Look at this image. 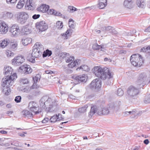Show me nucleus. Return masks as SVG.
Here are the masks:
<instances>
[{"instance_id":"nucleus-1","label":"nucleus","mask_w":150,"mask_h":150,"mask_svg":"<svg viewBox=\"0 0 150 150\" xmlns=\"http://www.w3.org/2000/svg\"><path fill=\"white\" fill-rule=\"evenodd\" d=\"M119 107L116 106L115 104L112 103L109 105V108H104L102 109L97 106H92L91 107L90 112L89 113L88 116L91 117L95 114L99 115H106L109 113L110 112H113L116 111L118 109Z\"/></svg>"},{"instance_id":"nucleus-2","label":"nucleus","mask_w":150,"mask_h":150,"mask_svg":"<svg viewBox=\"0 0 150 150\" xmlns=\"http://www.w3.org/2000/svg\"><path fill=\"white\" fill-rule=\"evenodd\" d=\"M93 71L96 76L103 80L107 78L109 79L113 77V73L107 67L103 68L99 66L95 67Z\"/></svg>"},{"instance_id":"nucleus-3","label":"nucleus","mask_w":150,"mask_h":150,"mask_svg":"<svg viewBox=\"0 0 150 150\" xmlns=\"http://www.w3.org/2000/svg\"><path fill=\"white\" fill-rule=\"evenodd\" d=\"M61 57L64 59L66 62H71L70 63L67 65V66L71 68L75 67L77 65H78L80 62V60L79 59H76L73 62H72V61L74 60V57L73 56H70L69 53L66 52L62 53Z\"/></svg>"},{"instance_id":"nucleus-4","label":"nucleus","mask_w":150,"mask_h":150,"mask_svg":"<svg viewBox=\"0 0 150 150\" xmlns=\"http://www.w3.org/2000/svg\"><path fill=\"white\" fill-rule=\"evenodd\" d=\"M11 77L8 78H3L1 81V85L3 86L2 92L5 95H8L11 92V89L10 88L13 83V81H11Z\"/></svg>"},{"instance_id":"nucleus-5","label":"nucleus","mask_w":150,"mask_h":150,"mask_svg":"<svg viewBox=\"0 0 150 150\" xmlns=\"http://www.w3.org/2000/svg\"><path fill=\"white\" fill-rule=\"evenodd\" d=\"M130 61L134 66L139 67H141L144 63L142 57L138 54L132 55L130 57Z\"/></svg>"},{"instance_id":"nucleus-6","label":"nucleus","mask_w":150,"mask_h":150,"mask_svg":"<svg viewBox=\"0 0 150 150\" xmlns=\"http://www.w3.org/2000/svg\"><path fill=\"white\" fill-rule=\"evenodd\" d=\"M139 92L138 88L133 86H130L127 89L126 98L129 100L131 98H135Z\"/></svg>"},{"instance_id":"nucleus-7","label":"nucleus","mask_w":150,"mask_h":150,"mask_svg":"<svg viewBox=\"0 0 150 150\" xmlns=\"http://www.w3.org/2000/svg\"><path fill=\"white\" fill-rule=\"evenodd\" d=\"M147 81V79L146 74L143 73L140 74L136 82L137 88H140L144 86Z\"/></svg>"},{"instance_id":"nucleus-8","label":"nucleus","mask_w":150,"mask_h":150,"mask_svg":"<svg viewBox=\"0 0 150 150\" xmlns=\"http://www.w3.org/2000/svg\"><path fill=\"white\" fill-rule=\"evenodd\" d=\"M18 22L21 24H24L29 18V16L27 13L24 12L18 13L15 15Z\"/></svg>"},{"instance_id":"nucleus-9","label":"nucleus","mask_w":150,"mask_h":150,"mask_svg":"<svg viewBox=\"0 0 150 150\" xmlns=\"http://www.w3.org/2000/svg\"><path fill=\"white\" fill-rule=\"evenodd\" d=\"M13 69L10 67H5L4 68V73L5 75V76L4 78H8L11 77V81H13V80L17 78L16 74V73H13L12 74Z\"/></svg>"},{"instance_id":"nucleus-10","label":"nucleus","mask_w":150,"mask_h":150,"mask_svg":"<svg viewBox=\"0 0 150 150\" xmlns=\"http://www.w3.org/2000/svg\"><path fill=\"white\" fill-rule=\"evenodd\" d=\"M101 81L98 79H96L91 82L88 86V87L92 90L97 91L101 87Z\"/></svg>"},{"instance_id":"nucleus-11","label":"nucleus","mask_w":150,"mask_h":150,"mask_svg":"<svg viewBox=\"0 0 150 150\" xmlns=\"http://www.w3.org/2000/svg\"><path fill=\"white\" fill-rule=\"evenodd\" d=\"M76 84H77L81 82H86L87 80V77L85 74L79 76H74L73 77Z\"/></svg>"},{"instance_id":"nucleus-12","label":"nucleus","mask_w":150,"mask_h":150,"mask_svg":"<svg viewBox=\"0 0 150 150\" xmlns=\"http://www.w3.org/2000/svg\"><path fill=\"white\" fill-rule=\"evenodd\" d=\"M24 60L22 56L15 57L12 60V64L16 66H19L24 61Z\"/></svg>"},{"instance_id":"nucleus-13","label":"nucleus","mask_w":150,"mask_h":150,"mask_svg":"<svg viewBox=\"0 0 150 150\" xmlns=\"http://www.w3.org/2000/svg\"><path fill=\"white\" fill-rule=\"evenodd\" d=\"M38 107L37 104L34 101L30 102L28 105V108L31 112L35 113V114L37 115L39 113L38 111H35L37 110V108Z\"/></svg>"},{"instance_id":"nucleus-14","label":"nucleus","mask_w":150,"mask_h":150,"mask_svg":"<svg viewBox=\"0 0 150 150\" xmlns=\"http://www.w3.org/2000/svg\"><path fill=\"white\" fill-rule=\"evenodd\" d=\"M36 26V28L41 31L45 30L48 28L47 24L43 21L37 22Z\"/></svg>"},{"instance_id":"nucleus-15","label":"nucleus","mask_w":150,"mask_h":150,"mask_svg":"<svg viewBox=\"0 0 150 150\" xmlns=\"http://www.w3.org/2000/svg\"><path fill=\"white\" fill-rule=\"evenodd\" d=\"M9 32L12 37L16 36L20 32L19 27L18 25H14L11 27Z\"/></svg>"},{"instance_id":"nucleus-16","label":"nucleus","mask_w":150,"mask_h":150,"mask_svg":"<svg viewBox=\"0 0 150 150\" xmlns=\"http://www.w3.org/2000/svg\"><path fill=\"white\" fill-rule=\"evenodd\" d=\"M40 105H42V108H44L45 107L46 105L48 104V103H53L52 102L51 98H49L47 96H44L42 97L40 100Z\"/></svg>"},{"instance_id":"nucleus-17","label":"nucleus","mask_w":150,"mask_h":150,"mask_svg":"<svg viewBox=\"0 0 150 150\" xmlns=\"http://www.w3.org/2000/svg\"><path fill=\"white\" fill-rule=\"evenodd\" d=\"M8 27L4 22L0 23V33L2 34L6 33L8 31Z\"/></svg>"},{"instance_id":"nucleus-18","label":"nucleus","mask_w":150,"mask_h":150,"mask_svg":"<svg viewBox=\"0 0 150 150\" xmlns=\"http://www.w3.org/2000/svg\"><path fill=\"white\" fill-rule=\"evenodd\" d=\"M32 112L30 109L29 110H24L22 111V113L23 117L30 118L33 117Z\"/></svg>"},{"instance_id":"nucleus-19","label":"nucleus","mask_w":150,"mask_h":150,"mask_svg":"<svg viewBox=\"0 0 150 150\" xmlns=\"http://www.w3.org/2000/svg\"><path fill=\"white\" fill-rule=\"evenodd\" d=\"M124 6L129 9H131L133 6V2L132 0H125L123 3Z\"/></svg>"},{"instance_id":"nucleus-20","label":"nucleus","mask_w":150,"mask_h":150,"mask_svg":"<svg viewBox=\"0 0 150 150\" xmlns=\"http://www.w3.org/2000/svg\"><path fill=\"white\" fill-rule=\"evenodd\" d=\"M20 69L24 71L25 73L30 74L31 73L32 69L30 67L29 65H24L23 66L20 67Z\"/></svg>"},{"instance_id":"nucleus-21","label":"nucleus","mask_w":150,"mask_h":150,"mask_svg":"<svg viewBox=\"0 0 150 150\" xmlns=\"http://www.w3.org/2000/svg\"><path fill=\"white\" fill-rule=\"evenodd\" d=\"M42 54V52H40V50L38 51V49L33 48L31 55L33 57L38 58L41 56Z\"/></svg>"},{"instance_id":"nucleus-22","label":"nucleus","mask_w":150,"mask_h":150,"mask_svg":"<svg viewBox=\"0 0 150 150\" xmlns=\"http://www.w3.org/2000/svg\"><path fill=\"white\" fill-rule=\"evenodd\" d=\"M60 116H61V114H59L58 115H53L50 118V122H54L57 121H59L63 119V117H61L60 118L59 117Z\"/></svg>"},{"instance_id":"nucleus-23","label":"nucleus","mask_w":150,"mask_h":150,"mask_svg":"<svg viewBox=\"0 0 150 150\" xmlns=\"http://www.w3.org/2000/svg\"><path fill=\"white\" fill-rule=\"evenodd\" d=\"M53 103H48L49 104L48 106H47L45 108L46 111L47 112H52L54 110V105L55 102H52Z\"/></svg>"},{"instance_id":"nucleus-24","label":"nucleus","mask_w":150,"mask_h":150,"mask_svg":"<svg viewBox=\"0 0 150 150\" xmlns=\"http://www.w3.org/2000/svg\"><path fill=\"white\" fill-rule=\"evenodd\" d=\"M49 7L48 5L46 4H43L38 8V10L43 13L47 12Z\"/></svg>"},{"instance_id":"nucleus-25","label":"nucleus","mask_w":150,"mask_h":150,"mask_svg":"<svg viewBox=\"0 0 150 150\" xmlns=\"http://www.w3.org/2000/svg\"><path fill=\"white\" fill-rule=\"evenodd\" d=\"M107 0H98V7L100 9L104 8L107 5Z\"/></svg>"},{"instance_id":"nucleus-26","label":"nucleus","mask_w":150,"mask_h":150,"mask_svg":"<svg viewBox=\"0 0 150 150\" xmlns=\"http://www.w3.org/2000/svg\"><path fill=\"white\" fill-rule=\"evenodd\" d=\"M33 49H38L39 51L40 50V52H42L43 50V45L39 42H37L34 45L33 47Z\"/></svg>"},{"instance_id":"nucleus-27","label":"nucleus","mask_w":150,"mask_h":150,"mask_svg":"<svg viewBox=\"0 0 150 150\" xmlns=\"http://www.w3.org/2000/svg\"><path fill=\"white\" fill-rule=\"evenodd\" d=\"M72 32L73 30L71 29H69L66 31L65 33L62 34L61 35L64 39H67L68 38V36L70 35Z\"/></svg>"},{"instance_id":"nucleus-28","label":"nucleus","mask_w":150,"mask_h":150,"mask_svg":"<svg viewBox=\"0 0 150 150\" xmlns=\"http://www.w3.org/2000/svg\"><path fill=\"white\" fill-rule=\"evenodd\" d=\"M32 41V39L30 38H24L22 40V44L24 45H27L31 43Z\"/></svg>"},{"instance_id":"nucleus-29","label":"nucleus","mask_w":150,"mask_h":150,"mask_svg":"<svg viewBox=\"0 0 150 150\" xmlns=\"http://www.w3.org/2000/svg\"><path fill=\"white\" fill-rule=\"evenodd\" d=\"M9 42L10 40H9L5 39L2 41L0 44V46L3 48H4L9 45Z\"/></svg>"},{"instance_id":"nucleus-30","label":"nucleus","mask_w":150,"mask_h":150,"mask_svg":"<svg viewBox=\"0 0 150 150\" xmlns=\"http://www.w3.org/2000/svg\"><path fill=\"white\" fill-rule=\"evenodd\" d=\"M81 69L83 71H88L90 70V69L86 65H83L80 66V67H78L76 69V70Z\"/></svg>"},{"instance_id":"nucleus-31","label":"nucleus","mask_w":150,"mask_h":150,"mask_svg":"<svg viewBox=\"0 0 150 150\" xmlns=\"http://www.w3.org/2000/svg\"><path fill=\"white\" fill-rule=\"evenodd\" d=\"M22 33L23 34L28 35L30 33V30L28 28L23 27L21 30Z\"/></svg>"},{"instance_id":"nucleus-32","label":"nucleus","mask_w":150,"mask_h":150,"mask_svg":"<svg viewBox=\"0 0 150 150\" xmlns=\"http://www.w3.org/2000/svg\"><path fill=\"white\" fill-rule=\"evenodd\" d=\"M137 4L139 7L142 8H143L145 5V2L142 1L141 0H137Z\"/></svg>"},{"instance_id":"nucleus-33","label":"nucleus","mask_w":150,"mask_h":150,"mask_svg":"<svg viewBox=\"0 0 150 150\" xmlns=\"http://www.w3.org/2000/svg\"><path fill=\"white\" fill-rule=\"evenodd\" d=\"M24 4V0H20L16 6V8L18 9H21L23 7Z\"/></svg>"},{"instance_id":"nucleus-34","label":"nucleus","mask_w":150,"mask_h":150,"mask_svg":"<svg viewBox=\"0 0 150 150\" xmlns=\"http://www.w3.org/2000/svg\"><path fill=\"white\" fill-rule=\"evenodd\" d=\"M78 9L76 8L73 6H69L68 7L67 10L70 13H74L75 11H76Z\"/></svg>"},{"instance_id":"nucleus-35","label":"nucleus","mask_w":150,"mask_h":150,"mask_svg":"<svg viewBox=\"0 0 150 150\" xmlns=\"http://www.w3.org/2000/svg\"><path fill=\"white\" fill-rule=\"evenodd\" d=\"M136 113V110H134L129 112H123V115L125 116H127L130 115H135Z\"/></svg>"},{"instance_id":"nucleus-36","label":"nucleus","mask_w":150,"mask_h":150,"mask_svg":"<svg viewBox=\"0 0 150 150\" xmlns=\"http://www.w3.org/2000/svg\"><path fill=\"white\" fill-rule=\"evenodd\" d=\"M62 68L64 71L66 73L69 74L72 73V71L65 66H62Z\"/></svg>"},{"instance_id":"nucleus-37","label":"nucleus","mask_w":150,"mask_h":150,"mask_svg":"<svg viewBox=\"0 0 150 150\" xmlns=\"http://www.w3.org/2000/svg\"><path fill=\"white\" fill-rule=\"evenodd\" d=\"M88 107V105H85L83 107H82L79 109V111L81 113H83L86 111V109Z\"/></svg>"},{"instance_id":"nucleus-38","label":"nucleus","mask_w":150,"mask_h":150,"mask_svg":"<svg viewBox=\"0 0 150 150\" xmlns=\"http://www.w3.org/2000/svg\"><path fill=\"white\" fill-rule=\"evenodd\" d=\"M56 27L58 29H61L63 27V23L61 21H58L56 23Z\"/></svg>"},{"instance_id":"nucleus-39","label":"nucleus","mask_w":150,"mask_h":150,"mask_svg":"<svg viewBox=\"0 0 150 150\" xmlns=\"http://www.w3.org/2000/svg\"><path fill=\"white\" fill-rule=\"evenodd\" d=\"M92 47L94 50H97L102 48V46L101 45H98L97 44L95 43L93 45Z\"/></svg>"},{"instance_id":"nucleus-40","label":"nucleus","mask_w":150,"mask_h":150,"mask_svg":"<svg viewBox=\"0 0 150 150\" xmlns=\"http://www.w3.org/2000/svg\"><path fill=\"white\" fill-rule=\"evenodd\" d=\"M52 54V52L51 51L49 50H46V52L45 53H44L43 54V57H45L47 56H50Z\"/></svg>"},{"instance_id":"nucleus-41","label":"nucleus","mask_w":150,"mask_h":150,"mask_svg":"<svg viewBox=\"0 0 150 150\" xmlns=\"http://www.w3.org/2000/svg\"><path fill=\"white\" fill-rule=\"evenodd\" d=\"M73 21V20L72 19H70L69 21L68 24L69 27L72 28H74L75 25L74 24V21Z\"/></svg>"},{"instance_id":"nucleus-42","label":"nucleus","mask_w":150,"mask_h":150,"mask_svg":"<svg viewBox=\"0 0 150 150\" xmlns=\"http://www.w3.org/2000/svg\"><path fill=\"white\" fill-rule=\"evenodd\" d=\"M6 55L8 57H11L14 56V53L10 50H8L6 53Z\"/></svg>"},{"instance_id":"nucleus-43","label":"nucleus","mask_w":150,"mask_h":150,"mask_svg":"<svg viewBox=\"0 0 150 150\" xmlns=\"http://www.w3.org/2000/svg\"><path fill=\"white\" fill-rule=\"evenodd\" d=\"M124 94L123 90L121 88H119L117 92V95L119 96H122Z\"/></svg>"},{"instance_id":"nucleus-44","label":"nucleus","mask_w":150,"mask_h":150,"mask_svg":"<svg viewBox=\"0 0 150 150\" xmlns=\"http://www.w3.org/2000/svg\"><path fill=\"white\" fill-rule=\"evenodd\" d=\"M113 28L112 27L110 26H108L107 27H105V28H103L104 30H105L107 31H109L110 33H111V31L112 30Z\"/></svg>"},{"instance_id":"nucleus-45","label":"nucleus","mask_w":150,"mask_h":150,"mask_svg":"<svg viewBox=\"0 0 150 150\" xmlns=\"http://www.w3.org/2000/svg\"><path fill=\"white\" fill-rule=\"evenodd\" d=\"M5 16L8 18H11L13 16V14L11 12H6Z\"/></svg>"},{"instance_id":"nucleus-46","label":"nucleus","mask_w":150,"mask_h":150,"mask_svg":"<svg viewBox=\"0 0 150 150\" xmlns=\"http://www.w3.org/2000/svg\"><path fill=\"white\" fill-rule=\"evenodd\" d=\"M28 79L26 78L22 79L21 80V83L23 84H26L28 83Z\"/></svg>"},{"instance_id":"nucleus-47","label":"nucleus","mask_w":150,"mask_h":150,"mask_svg":"<svg viewBox=\"0 0 150 150\" xmlns=\"http://www.w3.org/2000/svg\"><path fill=\"white\" fill-rule=\"evenodd\" d=\"M21 99V97L20 96H18L15 97V101L17 103H20Z\"/></svg>"},{"instance_id":"nucleus-48","label":"nucleus","mask_w":150,"mask_h":150,"mask_svg":"<svg viewBox=\"0 0 150 150\" xmlns=\"http://www.w3.org/2000/svg\"><path fill=\"white\" fill-rule=\"evenodd\" d=\"M144 102L146 103H150V95H149L146 98Z\"/></svg>"},{"instance_id":"nucleus-49","label":"nucleus","mask_w":150,"mask_h":150,"mask_svg":"<svg viewBox=\"0 0 150 150\" xmlns=\"http://www.w3.org/2000/svg\"><path fill=\"white\" fill-rule=\"evenodd\" d=\"M136 32V31L135 30H132L130 31L129 32L127 33V35L132 36L133 35H134Z\"/></svg>"},{"instance_id":"nucleus-50","label":"nucleus","mask_w":150,"mask_h":150,"mask_svg":"<svg viewBox=\"0 0 150 150\" xmlns=\"http://www.w3.org/2000/svg\"><path fill=\"white\" fill-rule=\"evenodd\" d=\"M56 11L53 9H48V11H47V13L49 14L54 15Z\"/></svg>"},{"instance_id":"nucleus-51","label":"nucleus","mask_w":150,"mask_h":150,"mask_svg":"<svg viewBox=\"0 0 150 150\" xmlns=\"http://www.w3.org/2000/svg\"><path fill=\"white\" fill-rule=\"evenodd\" d=\"M48 121L50 122V119H49L47 117H45L42 121V122L43 123H46Z\"/></svg>"},{"instance_id":"nucleus-52","label":"nucleus","mask_w":150,"mask_h":150,"mask_svg":"<svg viewBox=\"0 0 150 150\" xmlns=\"http://www.w3.org/2000/svg\"><path fill=\"white\" fill-rule=\"evenodd\" d=\"M10 45L11 46V48L12 49H14L17 47V45L16 43L12 44L11 45Z\"/></svg>"},{"instance_id":"nucleus-53","label":"nucleus","mask_w":150,"mask_h":150,"mask_svg":"<svg viewBox=\"0 0 150 150\" xmlns=\"http://www.w3.org/2000/svg\"><path fill=\"white\" fill-rule=\"evenodd\" d=\"M111 33L112 35H117L118 33V32L114 28H113L112 30L111 31Z\"/></svg>"},{"instance_id":"nucleus-54","label":"nucleus","mask_w":150,"mask_h":150,"mask_svg":"<svg viewBox=\"0 0 150 150\" xmlns=\"http://www.w3.org/2000/svg\"><path fill=\"white\" fill-rule=\"evenodd\" d=\"M17 0H6L7 3L9 4L10 3H14L16 2Z\"/></svg>"},{"instance_id":"nucleus-55","label":"nucleus","mask_w":150,"mask_h":150,"mask_svg":"<svg viewBox=\"0 0 150 150\" xmlns=\"http://www.w3.org/2000/svg\"><path fill=\"white\" fill-rule=\"evenodd\" d=\"M40 16V15L39 14H34V15L33 16V18L34 19H36L38 18Z\"/></svg>"},{"instance_id":"nucleus-56","label":"nucleus","mask_w":150,"mask_h":150,"mask_svg":"<svg viewBox=\"0 0 150 150\" xmlns=\"http://www.w3.org/2000/svg\"><path fill=\"white\" fill-rule=\"evenodd\" d=\"M147 47H145L141 48V51L145 52L147 53Z\"/></svg>"},{"instance_id":"nucleus-57","label":"nucleus","mask_w":150,"mask_h":150,"mask_svg":"<svg viewBox=\"0 0 150 150\" xmlns=\"http://www.w3.org/2000/svg\"><path fill=\"white\" fill-rule=\"evenodd\" d=\"M33 79L34 80V83H36L38 82V80H39V78L37 76H35L34 77H33Z\"/></svg>"},{"instance_id":"nucleus-58","label":"nucleus","mask_w":150,"mask_h":150,"mask_svg":"<svg viewBox=\"0 0 150 150\" xmlns=\"http://www.w3.org/2000/svg\"><path fill=\"white\" fill-rule=\"evenodd\" d=\"M54 15L58 16H61L62 15L60 12L56 11L55 12Z\"/></svg>"},{"instance_id":"nucleus-59","label":"nucleus","mask_w":150,"mask_h":150,"mask_svg":"<svg viewBox=\"0 0 150 150\" xmlns=\"http://www.w3.org/2000/svg\"><path fill=\"white\" fill-rule=\"evenodd\" d=\"M28 0H27V2L25 4V6H26L27 7H28V8H30L31 5L30 4V3L28 1Z\"/></svg>"},{"instance_id":"nucleus-60","label":"nucleus","mask_w":150,"mask_h":150,"mask_svg":"<svg viewBox=\"0 0 150 150\" xmlns=\"http://www.w3.org/2000/svg\"><path fill=\"white\" fill-rule=\"evenodd\" d=\"M0 132L3 134H7V132L5 130H1L0 131Z\"/></svg>"},{"instance_id":"nucleus-61","label":"nucleus","mask_w":150,"mask_h":150,"mask_svg":"<svg viewBox=\"0 0 150 150\" xmlns=\"http://www.w3.org/2000/svg\"><path fill=\"white\" fill-rule=\"evenodd\" d=\"M149 142L148 139H146L144 141V143L146 144H148Z\"/></svg>"},{"instance_id":"nucleus-62","label":"nucleus","mask_w":150,"mask_h":150,"mask_svg":"<svg viewBox=\"0 0 150 150\" xmlns=\"http://www.w3.org/2000/svg\"><path fill=\"white\" fill-rule=\"evenodd\" d=\"M27 98L29 99H33V95H30L27 96Z\"/></svg>"},{"instance_id":"nucleus-63","label":"nucleus","mask_w":150,"mask_h":150,"mask_svg":"<svg viewBox=\"0 0 150 150\" xmlns=\"http://www.w3.org/2000/svg\"><path fill=\"white\" fill-rule=\"evenodd\" d=\"M147 53H150V46L147 47Z\"/></svg>"},{"instance_id":"nucleus-64","label":"nucleus","mask_w":150,"mask_h":150,"mask_svg":"<svg viewBox=\"0 0 150 150\" xmlns=\"http://www.w3.org/2000/svg\"><path fill=\"white\" fill-rule=\"evenodd\" d=\"M150 30V26L148 28L146 29L145 30V31L146 32H149Z\"/></svg>"}]
</instances>
